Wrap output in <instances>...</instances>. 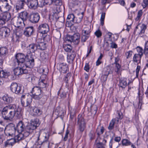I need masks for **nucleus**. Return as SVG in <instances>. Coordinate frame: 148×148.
<instances>
[{"mask_svg": "<svg viewBox=\"0 0 148 148\" xmlns=\"http://www.w3.org/2000/svg\"><path fill=\"white\" fill-rule=\"evenodd\" d=\"M4 139L5 138L4 137L3 135H0V144L2 143Z\"/></svg>", "mask_w": 148, "mask_h": 148, "instance_id": "64", "label": "nucleus"}, {"mask_svg": "<svg viewBox=\"0 0 148 148\" xmlns=\"http://www.w3.org/2000/svg\"><path fill=\"white\" fill-rule=\"evenodd\" d=\"M10 29L7 27H2L0 28V35L4 38L8 37L10 35Z\"/></svg>", "mask_w": 148, "mask_h": 148, "instance_id": "18", "label": "nucleus"}, {"mask_svg": "<svg viewBox=\"0 0 148 148\" xmlns=\"http://www.w3.org/2000/svg\"><path fill=\"white\" fill-rule=\"evenodd\" d=\"M57 67L60 72L64 73H66L69 70L68 66L65 63H58L57 64Z\"/></svg>", "mask_w": 148, "mask_h": 148, "instance_id": "15", "label": "nucleus"}, {"mask_svg": "<svg viewBox=\"0 0 148 148\" xmlns=\"http://www.w3.org/2000/svg\"><path fill=\"white\" fill-rule=\"evenodd\" d=\"M94 34L98 38H100L102 35V33L99 29H98L97 30H96Z\"/></svg>", "mask_w": 148, "mask_h": 148, "instance_id": "46", "label": "nucleus"}, {"mask_svg": "<svg viewBox=\"0 0 148 148\" xmlns=\"http://www.w3.org/2000/svg\"><path fill=\"white\" fill-rule=\"evenodd\" d=\"M35 32V30L33 26L26 27L23 30V34L26 37H31Z\"/></svg>", "mask_w": 148, "mask_h": 148, "instance_id": "10", "label": "nucleus"}, {"mask_svg": "<svg viewBox=\"0 0 148 148\" xmlns=\"http://www.w3.org/2000/svg\"><path fill=\"white\" fill-rule=\"evenodd\" d=\"M117 114L118 115L117 117L118 119H121L124 116V112H117Z\"/></svg>", "mask_w": 148, "mask_h": 148, "instance_id": "48", "label": "nucleus"}, {"mask_svg": "<svg viewBox=\"0 0 148 148\" xmlns=\"http://www.w3.org/2000/svg\"><path fill=\"white\" fill-rule=\"evenodd\" d=\"M33 98L35 100H41L43 101V103H45L47 99V95L44 94L43 92L38 93V94H36L32 95Z\"/></svg>", "mask_w": 148, "mask_h": 148, "instance_id": "13", "label": "nucleus"}, {"mask_svg": "<svg viewBox=\"0 0 148 148\" xmlns=\"http://www.w3.org/2000/svg\"><path fill=\"white\" fill-rule=\"evenodd\" d=\"M90 69V66L88 63H86L84 67V70L87 72L89 71Z\"/></svg>", "mask_w": 148, "mask_h": 148, "instance_id": "57", "label": "nucleus"}, {"mask_svg": "<svg viewBox=\"0 0 148 148\" xmlns=\"http://www.w3.org/2000/svg\"><path fill=\"white\" fill-rule=\"evenodd\" d=\"M28 54L25 55L23 53H16L15 55L14 62H16L18 65H23Z\"/></svg>", "mask_w": 148, "mask_h": 148, "instance_id": "6", "label": "nucleus"}, {"mask_svg": "<svg viewBox=\"0 0 148 148\" xmlns=\"http://www.w3.org/2000/svg\"><path fill=\"white\" fill-rule=\"evenodd\" d=\"M66 92H63L60 94V97L61 99H64L66 97Z\"/></svg>", "mask_w": 148, "mask_h": 148, "instance_id": "61", "label": "nucleus"}, {"mask_svg": "<svg viewBox=\"0 0 148 148\" xmlns=\"http://www.w3.org/2000/svg\"><path fill=\"white\" fill-rule=\"evenodd\" d=\"M90 29V28L89 27H86L84 28L82 30V34L90 36L91 32Z\"/></svg>", "mask_w": 148, "mask_h": 148, "instance_id": "39", "label": "nucleus"}, {"mask_svg": "<svg viewBox=\"0 0 148 148\" xmlns=\"http://www.w3.org/2000/svg\"><path fill=\"white\" fill-rule=\"evenodd\" d=\"M100 139H99L97 141L96 140L97 142L96 143V147L97 148H105L104 147V144H103L101 142H100Z\"/></svg>", "mask_w": 148, "mask_h": 148, "instance_id": "43", "label": "nucleus"}, {"mask_svg": "<svg viewBox=\"0 0 148 148\" xmlns=\"http://www.w3.org/2000/svg\"><path fill=\"white\" fill-rule=\"evenodd\" d=\"M104 129L103 127H101L100 126H99L98 127L96 131V132L98 135L97 138L96 140V141H97L99 139H100V136L101 134H103L104 132Z\"/></svg>", "mask_w": 148, "mask_h": 148, "instance_id": "31", "label": "nucleus"}, {"mask_svg": "<svg viewBox=\"0 0 148 148\" xmlns=\"http://www.w3.org/2000/svg\"><path fill=\"white\" fill-rule=\"evenodd\" d=\"M112 73L113 71L111 70L110 67L107 66L104 68L102 74L108 75L110 74H112Z\"/></svg>", "mask_w": 148, "mask_h": 148, "instance_id": "34", "label": "nucleus"}, {"mask_svg": "<svg viewBox=\"0 0 148 148\" xmlns=\"http://www.w3.org/2000/svg\"><path fill=\"white\" fill-rule=\"evenodd\" d=\"M28 13L25 11L22 12L20 15V17L23 21H26L28 18Z\"/></svg>", "mask_w": 148, "mask_h": 148, "instance_id": "38", "label": "nucleus"}, {"mask_svg": "<svg viewBox=\"0 0 148 148\" xmlns=\"http://www.w3.org/2000/svg\"><path fill=\"white\" fill-rule=\"evenodd\" d=\"M66 26L68 27H70L75 23V16L73 14H69L66 18Z\"/></svg>", "mask_w": 148, "mask_h": 148, "instance_id": "12", "label": "nucleus"}, {"mask_svg": "<svg viewBox=\"0 0 148 148\" xmlns=\"http://www.w3.org/2000/svg\"><path fill=\"white\" fill-rule=\"evenodd\" d=\"M34 59L32 54L30 56L28 54L23 66H24L25 69H31L34 67Z\"/></svg>", "mask_w": 148, "mask_h": 148, "instance_id": "4", "label": "nucleus"}, {"mask_svg": "<svg viewBox=\"0 0 148 148\" xmlns=\"http://www.w3.org/2000/svg\"><path fill=\"white\" fill-rule=\"evenodd\" d=\"M38 50L43 51L46 49V44L44 42L36 43Z\"/></svg>", "mask_w": 148, "mask_h": 148, "instance_id": "32", "label": "nucleus"}, {"mask_svg": "<svg viewBox=\"0 0 148 148\" xmlns=\"http://www.w3.org/2000/svg\"><path fill=\"white\" fill-rule=\"evenodd\" d=\"M10 14L8 12H4L0 15V18L5 21H9L10 18Z\"/></svg>", "mask_w": 148, "mask_h": 148, "instance_id": "30", "label": "nucleus"}, {"mask_svg": "<svg viewBox=\"0 0 148 148\" xmlns=\"http://www.w3.org/2000/svg\"><path fill=\"white\" fill-rule=\"evenodd\" d=\"M0 69H1L0 68ZM8 76V74L7 72H4L3 70H0V77L5 78Z\"/></svg>", "mask_w": 148, "mask_h": 148, "instance_id": "41", "label": "nucleus"}, {"mask_svg": "<svg viewBox=\"0 0 148 148\" xmlns=\"http://www.w3.org/2000/svg\"><path fill=\"white\" fill-rule=\"evenodd\" d=\"M27 5L30 8L35 9L38 5V0H27Z\"/></svg>", "mask_w": 148, "mask_h": 148, "instance_id": "23", "label": "nucleus"}, {"mask_svg": "<svg viewBox=\"0 0 148 148\" xmlns=\"http://www.w3.org/2000/svg\"><path fill=\"white\" fill-rule=\"evenodd\" d=\"M5 23V21L0 18V27H1Z\"/></svg>", "mask_w": 148, "mask_h": 148, "instance_id": "62", "label": "nucleus"}, {"mask_svg": "<svg viewBox=\"0 0 148 148\" xmlns=\"http://www.w3.org/2000/svg\"><path fill=\"white\" fill-rule=\"evenodd\" d=\"M140 28L141 30L139 33V35H141L142 34H143L145 32V31L147 28V26L143 24H142Z\"/></svg>", "mask_w": 148, "mask_h": 148, "instance_id": "42", "label": "nucleus"}, {"mask_svg": "<svg viewBox=\"0 0 148 148\" xmlns=\"http://www.w3.org/2000/svg\"><path fill=\"white\" fill-rule=\"evenodd\" d=\"M84 12H82L79 13L77 14V15L75 16V23H80L84 17Z\"/></svg>", "mask_w": 148, "mask_h": 148, "instance_id": "29", "label": "nucleus"}, {"mask_svg": "<svg viewBox=\"0 0 148 148\" xmlns=\"http://www.w3.org/2000/svg\"><path fill=\"white\" fill-rule=\"evenodd\" d=\"M38 87L41 89L47 88L48 84H47L46 79L40 78L38 80Z\"/></svg>", "mask_w": 148, "mask_h": 148, "instance_id": "25", "label": "nucleus"}, {"mask_svg": "<svg viewBox=\"0 0 148 148\" xmlns=\"http://www.w3.org/2000/svg\"><path fill=\"white\" fill-rule=\"evenodd\" d=\"M142 56V54H135L134 56L133 61L134 62L137 63L140 62Z\"/></svg>", "mask_w": 148, "mask_h": 148, "instance_id": "33", "label": "nucleus"}, {"mask_svg": "<svg viewBox=\"0 0 148 148\" xmlns=\"http://www.w3.org/2000/svg\"><path fill=\"white\" fill-rule=\"evenodd\" d=\"M122 142L123 145L127 146L131 144L130 142L127 139H124L122 140Z\"/></svg>", "mask_w": 148, "mask_h": 148, "instance_id": "50", "label": "nucleus"}, {"mask_svg": "<svg viewBox=\"0 0 148 148\" xmlns=\"http://www.w3.org/2000/svg\"><path fill=\"white\" fill-rule=\"evenodd\" d=\"M115 121V119H112V120L111 121L108 127V129L109 130H112L113 129Z\"/></svg>", "mask_w": 148, "mask_h": 148, "instance_id": "44", "label": "nucleus"}, {"mask_svg": "<svg viewBox=\"0 0 148 148\" xmlns=\"http://www.w3.org/2000/svg\"><path fill=\"white\" fill-rule=\"evenodd\" d=\"M115 64V68H116V69H115V71L117 74H119L121 67V65L119 63Z\"/></svg>", "mask_w": 148, "mask_h": 148, "instance_id": "47", "label": "nucleus"}, {"mask_svg": "<svg viewBox=\"0 0 148 148\" xmlns=\"http://www.w3.org/2000/svg\"><path fill=\"white\" fill-rule=\"evenodd\" d=\"M127 79L125 78H121L119 79V83L118 86L119 87L122 88H125L127 86Z\"/></svg>", "mask_w": 148, "mask_h": 148, "instance_id": "26", "label": "nucleus"}, {"mask_svg": "<svg viewBox=\"0 0 148 148\" xmlns=\"http://www.w3.org/2000/svg\"><path fill=\"white\" fill-rule=\"evenodd\" d=\"M110 41L111 42L110 43L111 44V47L112 48H115L116 49L117 48V45L116 44V43L113 42L111 40H110Z\"/></svg>", "mask_w": 148, "mask_h": 148, "instance_id": "58", "label": "nucleus"}, {"mask_svg": "<svg viewBox=\"0 0 148 148\" xmlns=\"http://www.w3.org/2000/svg\"><path fill=\"white\" fill-rule=\"evenodd\" d=\"M27 53L28 55H31L32 53H35L38 51L37 49L36 43H32L29 44L26 47Z\"/></svg>", "mask_w": 148, "mask_h": 148, "instance_id": "14", "label": "nucleus"}, {"mask_svg": "<svg viewBox=\"0 0 148 148\" xmlns=\"http://www.w3.org/2000/svg\"><path fill=\"white\" fill-rule=\"evenodd\" d=\"M71 77V73H67L64 79L65 82L66 83H68V78L69 77Z\"/></svg>", "mask_w": 148, "mask_h": 148, "instance_id": "55", "label": "nucleus"}, {"mask_svg": "<svg viewBox=\"0 0 148 148\" xmlns=\"http://www.w3.org/2000/svg\"><path fill=\"white\" fill-rule=\"evenodd\" d=\"M54 0H44L43 4L50 5L53 3Z\"/></svg>", "mask_w": 148, "mask_h": 148, "instance_id": "51", "label": "nucleus"}, {"mask_svg": "<svg viewBox=\"0 0 148 148\" xmlns=\"http://www.w3.org/2000/svg\"><path fill=\"white\" fill-rule=\"evenodd\" d=\"M143 13L142 10H139L137 16H138V17H140L142 15Z\"/></svg>", "mask_w": 148, "mask_h": 148, "instance_id": "63", "label": "nucleus"}, {"mask_svg": "<svg viewBox=\"0 0 148 148\" xmlns=\"http://www.w3.org/2000/svg\"><path fill=\"white\" fill-rule=\"evenodd\" d=\"M133 51H129L126 52L125 54L126 56V58L128 59L132 55Z\"/></svg>", "mask_w": 148, "mask_h": 148, "instance_id": "54", "label": "nucleus"}, {"mask_svg": "<svg viewBox=\"0 0 148 148\" xmlns=\"http://www.w3.org/2000/svg\"><path fill=\"white\" fill-rule=\"evenodd\" d=\"M136 50L138 53L137 54H142L143 56V53H144L147 56L148 53V41L146 42L145 43L144 50L142 47L139 46L137 47Z\"/></svg>", "mask_w": 148, "mask_h": 148, "instance_id": "17", "label": "nucleus"}, {"mask_svg": "<svg viewBox=\"0 0 148 148\" xmlns=\"http://www.w3.org/2000/svg\"><path fill=\"white\" fill-rule=\"evenodd\" d=\"M16 130L14 125L10 123L5 127L4 133L6 136L13 137L15 136Z\"/></svg>", "mask_w": 148, "mask_h": 148, "instance_id": "5", "label": "nucleus"}, {"mask_svg": "<svg viewBox=\"0 0 148 148\" xmlns=\"http://www.w3.org/2000/svg\"><path fill=\"white\" fill-rule=\"evenodd\" d=\"M78 124L79 125V130L81 132H83L86 127V123L84 119L79 115L78 117Z\"/></svg>", "mask_w": 148, "mask_h": 148, "instance_id": "19", "label": "nucleus"}, {"mask_svg": "<svg viewBox=\"0 0 148 148\" xmlns=\"http://www.w3.org/2000/svg\"><path fill=\"white\" fill-rule=\"evenodd\" d=\"M63 48L64 50L68 53L71 52L72 51V47L71 45L69 44L64 45L63 46Z\"/></svg>", "mask_w": 148, "mask_h": 148, "instance_id": "40", "label": "nucleus"}, {"mask_svg": "<svg viewBox=\"0 0 148 148\" xmlns=\"http://www.w3.org/2000/svg\"><path fill=\"white\" fill-rule=\"evenodd\" d=\"M2 7L3 9H4V10L6 12L9 11L12 8V6L9 5L8 2L3 3Z\"/></svg>", "mask_w": 148, "mask_h": 148, "instance_id": "35", "label": "nucleus"}, {"mask_svg": "<svg viewBox=\"0 0 148 148\" xmlns=\"http://www.w3.org/2000/svg\"><path fill=\"white\" fill-rule=\"evenodd\" d=\"M11 91L13 93L16 94L19 93L22 94L23 91H21L22 87L18 85L16 82H12L11 84L10 87Z\"/></svg>", "mask_w": 148, "mask_h": 148, "instance_id": "8", "label": "nucleus"}, {"mask_svg": "<svg viewBox=\"0 0 148 148\" xmlns=\"http://www.w3.org/2000/svg\"><path fill=\"white\" fill-rule=\"evenodd\" d=\"M138 95L137 97L138 98V107L140 106V108H141V106L142 104L143 96L144 95L143 93V89L142 88L141 89L139 88L138 89Z\"/></svg>", "mask_w": 148, "mask_h": 148, "instance_id": "22", "label": "nucleus"}, {"mask_svg": "<svg viewBox=\"0 0 148 148\" xmlns=\"http://www.w3.org/2000/svg\"><path fill=\"white\" fill-rule=\"evenodd\" d=\"M47 54L46 53H41L40 54V57L42 60H44L47 58Z\"/></svg>", "mask_w": 148, "mask_h": 148, "instance_id": "60", "label": "nucleus"}, {"mask_svg": "<svg viewBox=\"0 0 148 148\" xmlns=\"http://www.w3.org/2000/svg\"><path fill=\"white\" fill-rule=\"evenodd\" d=\"M16 114H20V112H16ZM16 114V112H1L3 118L6 120L11 121Z\"/></svg>", "mask_w": 148, "mask_h": 148, "instance_id": "7", "label": "nucleus"}, {"mask_svg": "<svg viewBox=\"0 0 148 148\" xmlns=\"http://www.w3.org/2000/svg\"><path fill=\"white\" fill-rule=\"evenodd\" d=\"M148 5V0H143L142 6L143 8H145Z\"/></svg>", "mask_w": 148, "mask_h": 148, "instance_id": "56", "label": "nucleus"}, {"mask_svg": "<svg viewBox=\"0 0 148 148\" xmlns=\"http://www.w3.org/2000/svg\"><path fill=\"white\" fill-rule=\"evenodd\" d=\"M1 99L5 104L9 105L12 102L13 98L7 94H5L3 96Z\"/></svg>", "mask_w": 148, "mask_h": 148, "instance_id": "20", "label": "nucleus"}, {"mask_svg": "<svg viewBox=\"0 0 148 148\" xmlns=\"http://www.w3.org/2000/svg\"><path fill=\"white\" fill-rule=\"evenodd\" d=\"M21 67H18L13 70V71L15 75L18 76L24 74L28 73V71L25 68L24 66L20 65Z\"/></svg>", "mask_w": 148, "mask_h": 148, "instance_id": "9", "label": "nucleus"}, {"mask_svg": "<svg viewBox=\"0 0 148 148\" xmlns=\"http://www.w3.org/2000/svg\"><path fill=\"white\" fill-rule=\"evenodd\" d=\"M40 124L39 119H35L31 120L30 124L25 127L23 121H20L17 125L16 129L19 134H22L24 135L25 134L28 133V136L30 133H32L34 130L39 126Z\"/></svg>", "mask_w": 148, "mask_h": 148, "instance_id": "1", "label": "nucleus"}, {"mask_svg": "<svg viewBox=\"0 0 148 148\" xmlns=\"http://www.w3.org/2000/svg\"><path fill=\"white\" fill-rule=\"evenodd\" d=\"M53 3L56 5L60 6L62 4V1L61 0H55Z\"/></svg>", "mask_w": 148, "mask_h": 148, "instance_id": "52", "label": "nucleus"}, {"mask_svg": "<svg viewBox=\"0 0 148 148\" xmlns=\"http://www.w3.org/2000/svg\"><path fill=\"white\" fill-rule=\"evenodd\" d=\"M4 110L3 111H7L9 110H13L14 111H21L20 109L18 108H18L16 105L15 104L10 105L6 106L4 107Z\"/></svg>", "mask_w": 148, "mask_h": 148, "instance_id": "24", "label": "nucleus"}, {"mask_svg": "<svg viewBox=\"0 0 148 148\" xmlns=\"http://www.w3.org/2000/svg\"><path fill=\"white\" fill-rule=\"evenodd\" d=\"M26 3L25 0H20L17 2L16 4V9L18 11L23 8L24 4Z\"/></svg>", "mask_w": 148, "mask_h": 148, "instance_id": "27", "label": "nucleus"}, {"mask_svg": "<svg viewBox=\"0 0 148 148\" xmlns=\"http://www.w3.org/2000/svg\"><path fill=\"white\" fill-rule=\"evenodd\" d=\"M140 68V66L139 65H138L136 69V77L137 78L138 77L139 72Z\"/></svg>", "mask_w": 148, "mask_h": 148, "instance_id": "59", "label": "nucleus"}, {"mask_svg": "<svg viewBox=\"0 0 148 148\" xmlns=\"http://www.w3.org/2000/svg\"><path fill=\"white\" fill-rule=\"evenodd\" d=\"M8 53V49L5 47H1L0 48V56L3 57Z\"/></svg>", "mask_w": 148, "mask_h": 148, "instance_id": "36", "label": "nucleus"}, {"mask_svg": "<svg viewBox=\"0 0 148 148\" xmlns=\"http://www.w3.org/2000/svg\"><path fill=\"white\" fill-rule=\"evenodd\" d=\"M80 38L79 34L77 33L72 36L67 35L65 39L66 42L73 43L75 45H78L80 42Z\"/></svg>", "mask_w": 148, "mask_h": 148, "instance_id": "3", "label": "nucleus"}, {"mask_svg": "<svg viewBox=\"0 0 148 148\" xmlns=\"http://www.w3.org/2000/svg\"><path fill=\"white\" fill-rule=\"evenodd\" d=\"M38 29L39 33L42 34H46L49 31V27L48 24L42 23L39 25Z\"/></svg>", "mask_w": 148, "mask_h": 148, "instance_id": "11", "label": "nucleus"}, {"mask_svg": "<svg viewBox=\"0 0 148 148\" xmlns=\"http://www.w3.org/2000/svg\"><path fill=\"white\" fill-rule=\"evenodd\" d=\"M40 18L38 13H33L31 14L29 16V20L32 23H38Z\"/></svg>", "mask_w": 148, "mask_h": 148, "instance_id": "16", "label": "nucleus"}, {"mask_svg": "<svg viewBox=\"0 0 148 148\" xmlns=\"http://www.w3.org/2000/svg\"><path fill=\"white\" fill-rule=\"evenodd\" d=\"M76 56L75 52L74 50L71 52L68 53L67 57V61L69 63H72L74 60Z\"/></svg>", "mask_w": 148, "mask_h": 148, "instance_id": "21", "label": "nucleus"}, {"mask_svg": "<svg viewBox=\"0 0 148 148\" xmlns=\"http://www.w3.org/2000/svg\"><path fill=\"white\" fill-rule=\"evenodd\" d=\"M43 92L41 89L39 87L36 86L32 88V95H34L36 94H38V93H40Z\"/></svg>", "mask_w": 148, "mask_h": 148, "instance_id": "37", "label": "nucleus"}, {"mask_svg": "<svg viewBox=\"0 0 148 148\" xmlns=\"http://www.w3.org/2000/svg\"><path fill=\"white\" fill-rule=\"evenodd\" d=\"M28 134V133H25L24 135L22 134H18L14 138H12L8 140L5 143V146L7 147L8 145L11 146L13 145L15 143L27 137Z\"/></svg>", "mask_w": 148, "mask_h": 148, "instance_id": "2", "label": "nucleus"}, {"mask_svg": "<svg viewBox=\"0 0 148 148\" xmlns=\"http://www.w3.org/2000/svg\"><path fill=\"white\" fill-rule=\"evenodd\" d=\"M89 36H90L82 34V36L81 38L82 41L84 42H86Z\"/></svg>", "mask_w": 148, "mask_h": 148, "instance_id": "53", "label": "nucleus"}, {"mask_svg": "<svg viewBox=\"0 0 148 148\" xmlns=\"http://www.w3.org/2000/svg\"><path fill=\"white\" fill-rule=\"evenodd\" d=\"M30 115L34 117L38 116L41 115V112H30Z\"/></svg>", "mask_w": 148, "mask_h": 148, "instance_id": "45", "label": "nucleus"}, {"mask_svg": "<svg viewBox=\"0 0 148 148\" xmlns=\"http://www.w3.org/2000/svg\"><path fill=\"white\" fill-rule=\"evenodd\" d=\"M108 76V75H106L103 74L102 73V75L101 78V80L102 82L104 83L106 82Z\"/></svg>", "mask_w": 148, "mask_h": 148, "instance_id": "49", "label": "nucleus"}, {"mask_svg": "<svg viewBox=\"0 0 148 148\" xmlns=\"http://www.w3.org/2000/svg\"><path fill=\"white\" fill-rule=\"evenodd\" d=\"M32 95L28 96V98L26 99V103L22 99L21 100V103L22 105L25 107H27L29 106L32 101Z\"/></svg>", "mask_w": 148, "mask_h": 148, "instance_id": "28", "label": "nucleus"}]
</instances>
